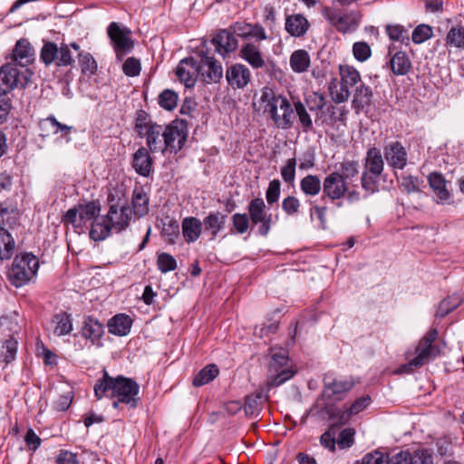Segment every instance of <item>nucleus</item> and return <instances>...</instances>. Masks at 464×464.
Wrapping results in <instances>:
<instances>
[{
    "instance_id": "f257e3e1",
    "label": "nucleus",
    "mask_w": 464,
    "mask_h": 464,
    "mask_svg": "<svg viewBox=\"0 0 464 464\" xmlns=\"http://www.w3.org/2000/svg\"><path fill=\"white\" fill-rule=\"evenodd\" d=\"M134 130L140 138L146 139L150 152L177 153L184 147L188 138V124L174 120L169 124H159L143 110L136 113Z\"/></svg>"
},
{
    "instance_id": "f03ea898",
    "label": "nucleus",
    "mask_w": 464,
    "mask_h": 464,
    "mask_svg": "<svg viewBox=\"0 0 464 464\" xmlns=\"http://www.w3.org/2000/svg\"><path fill=\"white\" fill-rule=\"evenodd\" d=\"M139 391L140 386L133 379L124 376L113 378L105 370L102 379L94 386V393L98 400L104 396L117 398L121 403H125L130 408H136L138 405Z\"/></svg>"
},
{
    "instance_id": "7ed1b4c3",
    "label": "nucleus",
    "mask_w": 464,
    "mask_h": 464,
    "mask_svg": "<svg viewBox=\"0 0 464 464\" xmlns=\"http://www.w3.org/2000/svg\"><path fill=\"white\" fill-rule=\"evenodd\" d=\"M260 103L277 128L289 129L293 125L295 111L289 100L281 94H276L271 89H264Z\"/></svg>"
},
{
    "instance_id": "20e7f679",
    "label": "nucleus",
    "mask_w": 464,
    "mask_h": 464,
    "mask_svg": "<svg viewBox=\"0 0 464 464\" xmlns=\"http://www.w3.org/2000/svg\"><path fill=\"white\" fill-rule=\"evenodd\" d=\"M384 169V161L381 150L376 147L370 148L364 159L363 171L361 177L362 188L373 193L378 189L379 178Z\"/></svg>"
},
{
    "instance_id": "39448f33",
    "label": "nucleus",
    "mask_w": 464,
    "mask_h": 464,
    "mask_svg": "<svg viewBox=\"0 0 464 464\" xmlns=\"http://www.w3.org/2000/svg\"><path fill=\"white\" fill-rule=\"evenodd\" d=\"M295 372L289 365L288 352L283 348L271 349V360L268 366V385L277 387L290 380Z\"/></svg>"
},
{
    "instance_id": "423d86ee",
    "label": "nucleus",
    "mask_w": 464,
    "mask_h": 464,
    "mask_svg": "<svg viewBox=\"0 0 464 464\" xmlns=\"http://www.w3.org/2000/svg\"><path fill=\"white\" fill-rule=\"evenodd\" d=\"M39 267L38 258L30 253L18 255L14 257L9 270V279L16 287L30 281Z\"/></svg>"
},
{
    "instance_id": "0eeeda50",
    "label": "nucleus",
    "mask_w": 464,
    "mask_h": 464,
    "mask_svg": "<svg viewBox=\"0 0 464 464\" xmlns=\"http://www.w3.org/2000/svg\"><path fill=\"white\" fill-rule=\"evenodd\" d=\"M341 82L336 78L329 83V92L334 102L337 103L346 102L350 97V87L355 86L361 82L359 72L352 66L341 65L339 68Z\"/></svg>"
},
{
    "instance_id": "6e6552de",
    "label": "nucleus",
    "mask_w": 464,
    "mask_h": 464,
    "mask_svg": "<svg viewBox=\"0 0 464 464\" xmlns=\"http://www.w3.org/2000/svg\"><path fill=\"white\" fill-rule=\"evenodd\" d=\"M322 15L342 34L354 32L359 27L362 17L359 12L350 11L343 13L340 9L330 6L323 7Z\"/></svg>"
},
{
    "instance_id": "1a4fd4ad",
    "label": "nucleus",
    "mask_w": 464,
    "mask_h": 464,
    "mask_svg": "<svg viewBox=\"0 0 464 464\" xmlns=\"http://www.w3.org/2000/svg\"><path fill=\"white\" fill-rule=\"evenodd\" d=\"M324 387L322 392L321 400L324 401L323 409L330 413V406L334 401H341L346 393L354 386V381L352 377L331 380L329 376L324 379Z\"/></svg>"
},
{
    "instance_id": "9d476101",
    "label": "nucleus",
    "mask_w": 464,
    "mask_h": 464,
    "mask_svg": "<svg viewBox=\"0 0 464 464\" xmlns=\"http://www.w3.org/2000/svg\"><path fill=\"white\" fill-rule=\"evenodd\" d=\"M355 430L353 428H345L340 430L337 426H331L320 437L321 445L329 451L346 450L354 444Z\"/></svg>"
},
{
    "instance_id": "9b49d317",
    "label": "nucleus",
    "mask_w": 464,
    "mask_h": 464,
    "mask_svg": "<svg viewBox=\"0 0 464 464\" xmlns=\"http://www.w3.org/2000/svg\"><path fill=\"white\" fill-rule=\"evenodd\" d=\"M251 225L257 227V233L266 237L273 224L272 214L268 213L266 203L262 198L252 199L247 205Z\"/></svg>"
},
{
    "instance_id": "f8f14e48",
    "label": "nucleus",
    "mask_w": 464,
    "mask_h": 464,
    "mask_svg": "<svg viewBox=\"0 0 464 464\" xmlns=\"http://www.w3.org/2000/svg\"><path fill=\"white\" fill-rule=\"evenodd\" d=\"M107 34L111 39L117 58L121 60L134 46V43L131 39V31L125 26H121L116 22H112L107 28Z\"/></svg>"
},
{
    "instance_id": "ddd939ff",
    "label": "nucleus",
    "mask_w": 464,
    "mask_h": 464,
    "mask_svg": "<svg viewBox=\"0 0 464 464\" xmlns=\"http://www.w3.org/2000/svg\"><path fill=\"white\" fill-rule=\"evenodd\" d=\"M40 58L48 66L55 63L56 66H69L74 62L69 45L62 44L60 47L54 43L48 42L41 50Z\"/></svg>"
},
{
    "instance_id": "4468645a",
    "label": "nucleus",
    "mask_w": 464,
    "mask_h": 464,
    "mask_svg": "<svg viewBox=\"0 0 464 464\" xmlns=\"http://www.w3.org/2000/svg\"><path fill=\"white\" fill-rule=\"evenodd\" d=\"M239 56L254 70L265 67L268 72H276L277 70V66L273 61L266 59L260 45L256 43L243 44L239 50Z\"/></svg>"
},
{
    "instance_id": "2eb2a0df",
    "label": "nucleus",
    "mask_w": 464,
    "mask_h": 464,
    "mask_svg": "<svg viewBox=\"0 0 464 464\" xmlns=\"http://www.w3.org/2000/svg\"><path fill=\"white\" fill-rule=\"evenodd\" d=\"M198 60V78L205 83L219 82L223 77V68L219 61L214 56L201 52Z\"/></svg>"
},
{
    "instance_id": "dca6fc26",
    "label": "nucleus",
    "mask_w": 464,
    "mask_h": 464,
    "mask_svg": "<svg viewBox=\"0 0 464 464\" xmlns=\"http://www.w3.org/2000/svg\"><path fill=\"white\" fill-rule=\"evenodd\" d=\"M28 77L18 70L15 63H9L0 68V92L7 94L15 87H24Z\"/></svg>"
},
{
    "instance_id": "f3484780",
    "label": "nucleus",
    "mask_w": 464,
    "mask_h": 464,
    "mask_svg": "<svg viewBox=\"0 0 464 464\" xmlns=\"http://www.w3.org/2000/svg\"><path fill=\"white\" fill-rule=\"evenodd\" d=\"M438 337L436 328L430 329L426 334L419 341L415 348V356L413 357L421 366L434 359L440 353V348L433 343Z\"/></svg>"
},
{
    "instance_id": "a211bd4d",
    "label": "nucleus",
    "mask_w": 464,
    "mask_h": 464,
    "mask_svg": "<svg viewBox=\"0 0 464 464\" xmlns=\"http://www.w3.org/2000/svg\"><path fill=\"white\" fill-rule=\"evenodd\" d=\"M348 184L340 176L339 171L331 172L323 181L322 200L328 198L334 201L343 198L348 192Z\"/></svg>"
},
{
    "instance_id": "6ab92c4d",
    "label": "nucleus",
    "mask_w": 464,
    "mask_h": 464,
    "mask_svg": "<svg viewBox=\"0 0 464 464\" xmlns=\"http://www.w3.org/2000/svg\"><path fill=\"white\" fill-rule=\"evenodd\" d=\"M387 164L393 169H403L408 162V152L400 141H392L383 148Z\"/></svg>"
},
{
    "instance_id": "aec40b11",
    "label": "nucleus",
    "mask_w": 464,
    "mask_h": 464,
    "mask_svg": "<svg viewBox=\"0 0 464 464\" xmlns=\"http://www.w3.org/2000/svg\"><path fill=\"white\" fill-rule=\"evenodd\" d=\"M132 210L127 204L111 205L110 210L106 218L112 228L116 232H121L125 229L131 219Z\"/></svg>"
},
{
    "instance_id": "412c9836",
    "label": "nucleus",
    "mask_w": 464,
    "mask_h": 464,
    "mask_svg": "<svg viewBox=\"0 0 464 464\" xmlns=\"http://www.w3.org/2000/svg\"><path fill=\"white\" fill-rule=\"evenodd\" d=\"M198 60L194 57H188L179 63L176 75L186 87H193L198 79Z\"/></svg>"
},
{
    "instance_id": "4be33fe9",
    "label": "nucleus",
    "mask_w": 464,
    "mask_h": 464,
    "mask_svg": "<svg viewBox=\"0 0 464 464\" xmlns=\"http://www.w3.org/2000/svg\"><path fill=\"white\" fill-rule=\"evenodd\" d=\"M230 30L235 35L242 39L253 38L256 42L267 39L265 28L259 24H249L246 22H237L230 25Z\"/></svg>"
},
{
    "instance_id": "5701e85b",
    "label": "nucleus",
    "mask_w": 464,
    "mask_h": 464,
    "mask_svg": "<svg viewBox=\"0 0 464 464\" xmlns=\"http://www.w3.org/2000/svg\"><path fill=\"white\" fill-rule=\"evenodd\" d=\"M226 78L233 89H244L251 80V72L246 65L235 63L227 69Z\"/></svg>"
},
{
    "instance_id": "b1692460",
    "label": "nucleus",
    "mask_w": 464,
    "mask_h": 464,
    "mask_svg": "<svg viewBox=\"0 0 464 464\" xmlns=\"http://www.w3.org/2000/svg\"><path fill=\"white\" fill-rule=\"evenodd\" d=\"M131 165L139 175L149 177L154 170V160L150 150L145 147L139 148L132 155Z\"/></svg>"
},
{
    "instance_id": "393cba45",
    "label": "nucleus",
    "mask_w": 464,
    "mask_h": 464,
    "mask_svg": "<svg viewBox=\"0 0 464 464\" xmlns=\"http://www.w3.org/2000/svg\"><path fill=\"white\" fill-rule=\"evenodd\" d=\"M82 336L93 345H101L104 334V326L97 319L88 316L84 319L81 329Z\"/></svg>"
},
{
    "instance_id": "a878e982",
    "label": "nucleus",
    "mask_w": 464,
    "mask_h": 464,
    "mask_svg": "<svg viewBox=\"0 0 464 464\" xmlns=\"http://www.w3.org/2000/svg\"><path fill=\"white\" fill-rule=\"evenodd\" d=\"M310 23L301 14H293L285 16V29L293 37H303L309 30Z\"/></svg>"
},
{
    "instance_id": "bb28decb",
    "label": "nucleus",
    "mask_w": 464,
    "mask_h": 464,
    "mask_svg": "<svg viewBox=\"0 0 464 464\" xmlns=\"http://www.w3.org/2000/svg\"><path fill=\"white\" fill-rule=\"evenodd\" d=\"M212 44L216 47V51L222 55H226L237 47V40L235 37L233 31L230 30H220L211 40Z\"/></svg>"
},
{
    "instance_id": "cd10ccee",
    "label": "nucleus",
    "mask_w": 464,
    "mask_h": 464,
    "mask_svg": "<svg viewBox=\"0 0 464 464\" xmlns=\"http://www.w3.org/2000/svg\"><path fill=\"white\" fill-rule=\"evenodd\" d=\"M428 181L436 194L437 203L444 204L450 198V192L447 188V180L441 173H430L428 177Z\"/></svg>"
},
{
    "instance_id": "c85d7f7f",
    "label": "nucleus",
    "mask_w": 464,
    "mask_h": 464,
    "mask_svg": "<svg viewBox=\"0 0 464 464\" xmlns=\"http://www.w3.org/2000/svg\"><path fill=\"white\" fill-rule=\"evenodd\" d=\"M227 222V215L219 211H211L202 221V227L206 232H209L214 239L218 234L224 229Z\"/></svg>"
},
{
    "instance_id": "c756f323",
    "label": "nucleus",
    "mask_w": 464,
    "mask_h": 464,
    "mask_svg": "<svg viewBox=\"0 0 464 464\" xmlns=\"http://www.w3.org/2000/svg\"><path fill=\"white\" fill-rule=\"evenodd\" d=\"M20 213L16 207L0 203V228L5 231L19 225Z\"/></svg>"
},
{
    "instance_id": "7c9ffc66",
    "label": "nucleus",
    "mask_w": 464,
    "mask_h": 464,
    "mask_svg": "<svg viewBox=\"0 0 464 464\" xmlns=\"http://www.w3.org/2000/svg\"><path fill=\"white\" fill-rule=\"evenodd\" d=\"M184 240L190 244L197 241L202 233V222L195 217L183 218L181 223Z\"/></svg>"
},
{
    "instance_id": "2f4dec72",
    "label": "nucleus",
    "mask_w": 464,
    "mask_h": 464,
    "mask_svg": "<svg viewBox=\"0 0 464 464\" xmlns=\"http://www.w3.org/2000/svg\"><path fill=\"white\" fill-rule=\"evenodd\" d=\"M289 65L295 73H304L308 72L311 66V56L304 49L294 51L289 57Z\"/></svg>"
},
{
    "instance_id": "473e14b6",
    "label": "nucleus",
    "mask_w": 464,
    "mask_h": 464,
    "mask_svg": "<svg viewBox=\"0 0 464 464\" xmlns=\"http://www.w3.org/2000/svg\"><path fill=\"white\" fill-rule=\"evenodd\" d=\"M131 325V318L124 314L114 315L107 324L109 332L118 336L127 335L130 331Z\"/></svg>"
},
{
    "instance_id": "72a5a7b5",
    "label": "nucleus",
    "mask_w": 464,
    "mask_h": 464,
    "mask_svg": "<svg viewBox=\"0 0 464 464\" xmlns=\"http://www.w3.org/2000/svg\"><path fill=\"white\" fill-rule=\"evenodd\" d=\"M40 129L42 130L43 136H48L50 133L57 134L62 133V136H66L72 130V127L59 122L53 116H49L46 119L40 121Z\"/></svg>"
},
{
    "instance_id": "f704fd0d",
    "label": "nucleus",
    "mask_w": 464,
    "mask_h": 464,
    "mask_svg": "<svg viewBox=\"0 0 464 464\" xmlns=\"http://www.w3.org/2000/svg\"><path fill=\"white\" fill-rule=\"evenodd\" d=\"M14 63L21 66H25L33 59V49L29 42L25 39H20L17 41L14 50Z\"/></svg>"
},
{
    "instance_id": "c9c22d12",
    "label": "nucleus",
    "mask_w": 464,
    "mask_h": 464,
    "mask_svg": "<svg viewBox=\"0 0 464 464\" xmlns=\"http://www.w3.org/2000/svg\"><path fill=\"white\" fill-rule=\"evenodd\" d=\"M112 231V228L105 217H97L92 223L90 230V237L95 240L100 241L105 239Z\"/></svg>"
},
{
    "instance_id": "e433bc0d",
    "label": "nucleus",
    "mask_w": 464,
    "mask_h": 464,
    "mask_svg": "<svg viewBox=\"0 0 464 464\" xmlns=\"http://www.w3.org/2000/svg\"><path fill=\"white\" fill-rule=\"evenodd\" d=\"M300 189L305 197H315L323 190V183L318 176L308 174L300 180Z\"/></svg>"
},
{
    "instance_id": "4c0bfd02",
    "label": "nucleus",
    "mask_w": 464,
    "mask_h": 464,
    "mask_svg": "<svg viewBox=\"0 0 464 464\" xmlns=\"http://www.w3.org/2000/svg\"><path fill=\"white\" fill-rule=\"evenodd\" d=\"M372 399L369 395H363L356 399L350 406L344 405L340 420L346 422L348 420L364 411L371 403Z\"/></svg>"
},
{
    "instance_id": "58836bf2",
    "label": "nucleus",
    "mask_w": 464,
    "mask_h": 464,
    "mask_svg": "<svg viewBox=\"0 0 464 464\" xmlns=\"http://www.w3.org/2000/svg\"><path fill=\"white\" fill-rule=\"evenodd\" d=\"M15 248L16 244L11 233L0 228V260H9Z\"/></svg>"
},
{
    "instance_id": "ea45409f",
    "label": "nucleus",
    "mask_w": 464,
    "mask_h": 464,
    "mask_svg": "<svg viewBox=\"0 0 464 464\" xmlns=\"http://www.w3.org/2000/svg\"><path fill=\"white\" fill-rule=\"evenodd\" d=\"M18 342L12 335L4 340L0 345V360L5 365L14 361L17 354Z\"/></svg>"
},
{
    "instance_id": "a19ab883",
    "label": "nucleus",
    "mask_w": 464,
    "mask_h": 464,
    "mask_svg": "<svg viewBox=\"0 0 464 464\" xmlns=\"http://www.w3.org/2000/svg\"><path fill=\"white\" fill-rule=\"evenodd\" d=\"M132 212L141 218L149 212V198L142 188H135L132 195Z\"/></svg>"
},
{
    "instance_id": "79ce46f5",
    "label": "nucleus",
    "mask_w": 464,
    "mask_h": 464,
    "mask_svg": "<svg viewBox=\"0 0 464 464\" xmlns=\"http://www.w3.org/2000/svg\"><path fill=\"white\" fill-rule=\"evenodd\" d=\"M52 322L54 324L53 334L57 336L69 334L72 330L71 315L65 312L54 314Z\"/></svg>"
},
{
    "instance_id": "37998d69",
    "label": "nucleus",
    "mask_w": 464,
    "mask_h": 464,
    "mask_svg": "<svg viewBox=\"0 0 464 464\" xmlns=\"http://www.w3.org/2000/svg\"><path fill=\"white\" fill-rule=\"evenodd\" d=\"M390 65L394 74L405 75L409 72L411 63L404 52H398L391 58Z\"/></svg>"
},
{
    "instance_id": "c03bdc74",
    "label": "nucleus",
    "mask_w": 464,
    "mask_h": 464,
    "mask_svg": "<svg viewBox=\"0 0 464 464\" xmlns=\"http://www.w3.org/2000/svg\"><path fill=\"white\" fill-rule=\"evenodd\" d=\"M161 235L169 244H175L179 237V224L174 219L167 217L162 220Z\"/></svg>"
},
{
    "instance_id": "a18cd8bd",
    "label": "nucleus",
    "mask_w": 464,
    "mask_h": 464,
    "mask_svg": "<svg viewBox=\"0 0 464 464\" xmlns=\"http://www.w3.org/2000/svg\"><path fill=\"white\" fill-rule=\"evenodd\" d=\"M219 373V370L215 364H208L201 369L193 379V385L200 387L212 382Z\"/></svg>"
},
{
    "instance_id": "49530a36",
    "label": "nucleus",
    "mask_w": 464,
    "mask_h": 464,
    "mask_svg": "<svg viewBox=\"0 0 464 464\" xmlns=\"http://www.w3.org/2000/svg\"><path fill=\"white\" fill-rule=\"evenodd\" d=\"M77 208L83 227H86L88 223L94 220L101 212L100 204L94 201L84 205H79Z\"/></svg>"
},
{
    "instance_id": "de8ad7c7",
    "label": "nucleus",
    "mask_w": 464,
    "mask_h": 464,
    "mask_svg": "<svg viewBox=\"0 0 464 464\" xmlns=\"http://www.w3.org/2000/svg\"><path fill=\"white\" fill-rule=\"evenodd\" d=\"M372 97V92L369 86L361 83L356 87L353 104L355 108L362 109L370 105Z\"/></svg>"
},
{
    "instance_id": "09e8293b",
    "label": "nucleus",
    "mask_w": 464,
    "mask_h": 464,
    "mask_svg": "<svg viewBox=\"0 0 464 464\" xmlns=\"http://www.w3.org/2000/svg\"><path fill=\"white\" fill-rule=\"evenodd\" d=\"M446 45L457 49H464V27L452 26L446 35Z\"/></svg>"
},
{
    "instance_id": "8fccbe9b",
    "label": "nucleus",
    "mask_w": 464,
    "mask_h": 464,
    "mask_svg": "<svg viewBox=\"0 0 464 464\" xmlns=\"http://www.w3.org/2000/svg\"><path fill=\"white\" fill-rule=\"evenodd\" d=\"M407 451L408 464H432L433 457L429 450L427 449H417L412 452Z\"/></svg>"
},
{
    "instance_id": "3c124183",
    "label": "nucleus",
    "mask_w": 464,
    "mask_h": 464,
    "mask_svg": "<svg viewBox=\"0 0 464 464\" xmlns=\"http://www.w3.org/2000/svg\"><path fill=\"white\" fill-rule=\"evenodd\" d=\"M179 95L176 92L170 89H165L158 97L159 105L169 111H173L178 104Z\"/></svg>"
},
{
    "instance_id": "603ef678",
    "label": "nucleus",
    "mask_w": 464,
    "mask_h": 464,
    "mask_svg": "<svg viewBox=\"0 0 464 464\" xmlns=\"http://www.w3.org/2000/svg\"><path fill=\"white\" fill-rule=\"evenodd\" d=\"M295 115L298 117L301 127L304 132L313 130V121L305 106L298 100L294 102Z\"/></svg>"
},
{
    "instance_id": "864d4df0",
    "label": "nucleus",
    "mask_w": 464,
    "mask_h": 464,
    "mask_svg": "<svg viewBox=\"0 0 464 464\" xmlns=\"http://www.w3.org/2000/svg\"><path fill=\"white\" fill-rule=\"evenodd\" d=\"M78 56L82 72L93 75L97 72L98 66L92 55L87 52H80Z\"/></svg>"
},
{
    "instance_id": "5fc2aeb1",
    "label": "nucleus",
    "mask_w": 464,
    "mask_h": 464,
    "mask_svg": "<svg viewBox=\"0 0 464 464\" xmlns=\"http://www.w3.org/2000/svg\"><path fill=\"white\" fill-rule=\"evenodd\" d=\"M157 266L161 273L166 274L168 272L174 271L178 265L173 256L169 253L162 252L158 254Z\"/></svg>"
},
{
    "instance_id": "6e6d98bb",
    "label": "nucleus",
    "mask_w": 464,
    "mask_h": 464,
    "mask_svg": "<svg viewBox=\"0 0 464 464\" xmlns=\"http://www.w3.org/2000/svg\"><path fill=\"white\" fill-rule=\"evenodd\" d=\"M386 33L391 40L407 44L410 40L409 32L401 24H389L386 26Z\"/></svg>"
},
{
    "instance_id": "4d7b16f0",
    "label": "nucleus",
    "mask_w": 464,
    "mask_h": 464,
    "mask_svg": "<svg viewBox=\"0 0 464 464\" xmlns=\"http://www.w3.org/2000/svg\"><path fill=\"white\" fill-rule=\"evenodd\" d=\"M340 176L345 182H349L359 173V164L355 160H345L340 165Z\"/></svg>"
},
{
    "instance_id": "13d9d810",
    "label": "nucleus",
    "mask_w": 464,
    "mask_h": 464,
    "mask_svg": "<svg viewBox=\"0 0 464 464\" xmlns=\"http://www.w3.org/2000/svg\"><path fill=\"white\" fill-rule=\"evenodd\" d=\"M232 225L237 234H245L251 224L249 214L235 213L232 218Z\"/></svg>"
},
{
    "instance_id": "bf43d9fd",
    "label": "nucleus",
    "mask_w": 464,
    "mask_h": 464,
    "mask_svg": "<svg viewBox=\"0 0 464 464\" xmlns=\"http://www.w3.org/2000/svg\"><path fill=\"white\" fill-rule=\"evenodd\" d=\"M432 35V27L428 24H421L413 30L411 39L414 44H420L430 39Z\"/></svg>"
},
{
    "instance_id": "052dcab7",
    "label": "nucleus",
    "mask_w": 464,
    "mask_h": 464,
    "mask_svg": "<svg viewBox=\"0 0 464 464\" xmlns=\"http://www.w3.org/2000/svg\"><path fill=\"white\" fill-rule=\"evenodd\" d=\"M296 159H288L281 168L280 174L285 183L293 184L295 179Z\"/></svg>"
},
{
    "instance_id": "680f3d73",
    "label": "nucleus",
    "mask_w": 464,
    "mask_h": 464,
    "mask_svg": "<svg viewBox=\"0 0 464 464\" xmlns=\"http://www.w3.org/2000/svg\"><path fill=\"white\" fill-rule=\"evenodd\" d=\"M301 202L295 196H287L282 201V209L287 216H297L300 212Z\"/></svg>"
},
{
    "instance_id": "e2e57ef3",
    "label": "nucleus",
    "mask_w": 464,
    "mask_h": 464,
    "mask_svg": "<svg viewBox=\"0 0 464 464\" xmlns=\"http://www.w3.org/2000/svg\"><path fill=\"white\" fill-rule=\"evenodd\" d=\"M459 304V300L455 296H449L443 299L440 304L437 311V315L439 317H444L451 311H453Z\"/></svg>"
},
{
    "instance_id": "0e129e2a",
    "label": "nucleus",
    "mask_w": 464,
    "mask_h": 464,
    "mask_svg": "<svg viewBox=\"0 0 464 464\" xmlns=\"http://www.w3.org/2000/svg\"><path fill=\"white\" fill-rule=\"evenodd\" d=\"M354 58L360 62H365L372 54L370 45L365 42H356L353 46Z\"/></svg>"
},
{
    "instance_id": "69168bd1",
    "label": "nucleus",
    "mask_w": 464,
    "mask_h": 464,
    "mask_svg": "<svg viewBox=\"0 0 464 464\" xmlns=\"http://www.w3.org/2000/svg\"><path fill=\"white\" fill-rule=\"evenodd\" d=\"M64 225L71 224L74 229H82L83 227L78 208H70L62 219Z\"/></svg>"
},
{
    "instance_id": "338daca9",
    "label": "nucleus",
    "mask_w": 464,
    "mask_h": 464,
    "mask_svg": "<svg viewBox=\"0 0 464 464\" xmlns=\"http://www.w3.org/2000/svg\"><path fill=\"white\" fill-rule=\"evenodd\" d=\"M281 183L279 179H273L269 182L266 192V199L269 205L276 203L280 197Z\"/></svg>"
},
{
    "instance_id": "774afa93",
    "label": "nucleus",
    "mask_w": 464,
    "mask_h": 464,
    "mask_svg": "<svg viewBox=\"0 0 464 464\" xmlns=\"http://www.w3.org/2000/svg\"><path fill=\"white\" fill-rule=\"evenodd\" d=\"M355 464H388V459L383 453L375 450L366 454L361 462Z\"/></svg>"
}]
</instances>
